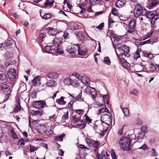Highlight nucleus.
I'll use <instances>...</instances> for the list:
<instances>
[{"label": "nucleus", "mask_w": 159, "mask_h": 159, "mask_svg": "<svg viewBox=\"0 0 159 159\" xmlns=\"http://www.w3.org/2000/svg\"><path fill=\"white\" fill-rule=\"evenodd\" d=\"M114 47L115 48V52L118 58L120 57L125 56V54L129 52V48L125 44H120L117 45L116 47L114 46Z\"/></svg>", "instance_id": "obj_1"}, {"label": "nucleus", "mask_w": 159, "mask_h": 159, "mask_svg": "<svg viewBox=\"0 0 159 159\" xmlns=\"http://www.w3.org/2000/svg\"><path fill=\"white\" fill-rule=\"evenodd\" d=\"M62 39L61 38L56 37L53 41V45L56 48L58 47L61 43Z\"/></svg>", "instance_id": "obj_20"}, {"label": "nucleus", "mask_w": 159, "mask_h": 159, "mask_svg": "<svg viewBox=\"0 0 159 159\" xmlns=\"http://www.w3.org/2000/svg\"><path fill=\"white\" fill-rule=\"evenodd\" d=\"M51 2H50L49 0H46L44 4L45 6L47 7L49 5L52 6L53 5L54 1V0H51Z\"/></svg>", "instance_id": "obj_35"}, {"label": "nucleus", "mask_w": 159, "mask_h": 159, "mask_svg": "<svg viewBox=\"0 0 159 159\" xmlns=\"http://www.w3.org/2000/svg\"><path fill=\"white\" fill-rule=\"evenodd\" d=\"M85 92L86 93H90L93 99H94L95 98L97 95V93L96 90L90 86L87 87L85 89Z\"/></svg>", "instance_id": "obj_10"}, {"label": "nucleus", "mask_w": 159, "mask_h": 159, "mask_svg": "<svg viewBox=\"0 0 159 159\" xmlns=\"http://www.w3.org/2000/svg\"><path fill=\"white\" fill-rule=\"evenodd\" d=\"M78 48V47L74 45V46H68L67 48L66 51L70 54L75 53L77 52Z\"/></svg>", "instance_id": "obj_14"}, {"label": "nucleus", "mask_w": 159, "mask_h": 159, "mask_svg": "<svg viewBox=\"0 0 159 159\" xmlns=\"http://www.w3.org/2000/svg\"><path fill=\"white\" fill-rule=\"evenodd\" d=\"M80 148L84 150L85 151H86L87 150H89V148L87 147H85L84 145L83 144H80L79 146Z\"/></svg>", "instance_id": "obj_56"}, {"label": "nucleus", "mask_w": 159, "mask_h": 159, "mask_svg": "<svg viewBox=\"0 0 159 159\" xmlns=\"http://www.w3.org/2000/svg\"><path fill=\"white\" fill-rule=\"evenodd\" d=\"M80 80L81 82L85 85L86 86L89 85V83L90 80L85 75L81 76Z\"/></svg>", "instance_id": "obj_21"}, {"label": "nucleus", "mask_w": 159, "mask_h": 159, "mask_svg": "<svg viewBox=\"0 0 159 159\" xmlns=\"http://www.w3.org/2000/svg\"><path fill=\"white\" fill-rule=\"evenodd\" d=\"M68 112L67 111L62 116V118L64 120H66L68 118Z\"/></svg>", "instance_id": "obj_61"}, {"label": "nucleus", "mask_w": 159, "mask_h": 159, "mask_svg": "<svg viewBox=\"0 0 159 159\" xmlns=\"http://www.w3.org/2000/svg\"><path fill=\"white\" fill-rule=\"evenodd\" d=\"M65 136V134H62L61 135L57 136L55 138V140L57 141H60L63 140V139Z\"/></svg>", "instance_id": "obj_34"}, {"label": "nucleus", "mask_w": 159, "mask_h": 159, "mask_svg": "<svg viewBox=\"0 0 159 159\" xmlns=\"http://www.w3.org/2000/svg\"><path fill=\"white\" fill-rule=\"evenodd\" d=\"M58 75L55 72H51L48 75L47 77L51 79H55L57 78Z\"/></svg>", "instance_id": "obj_25"}, {"label": "nucleus", "mask_w": 159, "mask_h": 159, "mask_svg": "<svg viewBox=\"0 0 159 159\" xmlns=\"http://www.w3.org/2000/svg\"><path fill=\"white\" fill-rule=\"evenodd\" d=\"M141 52H142V56L145 57H149V56L151 55L150 52H148L146 51H142L141 50Z\"/></svg>", "instance_id": "obj_39"}, {"label": "nucleus", "mask_w": 159, "mask_h": 159, "mask_svg": "<svg viewBox=\"0 0 159 159\" xmlns=\"http://www.w3.org/2000/svg\"><path fill=\"white\" fill-rule=\"evenodd\" d=\"M80 121L82 123L80 124L77 125V126L80 129H84L86 125V122L84 120H80Z\"/></svg>", "instance_id": "obj_30"}, {"label": "nucleus", "mask_w": 159, "mask_h": 159, "mask_svg": "<svg viewBox=\"0 0 159 159\" xmlns=\"http://www.w3.org/2000/svg\"><path fill=\"white\" fill-rule=\"evenodd\" d=\"M58 92V91H57L54 94L52 97L51 98H49L45 100L47 102H48L49 101H50V102L49 103V106H53V103L54 102V98L56 96L57 93Z\"/></svg>", "instance_id": "obj_22"}, {"label": "nucleus", "mask_w": 159, "mask_h": 159, "mask_svg": "<svg viewBox=\"0 0 159 159\" xmlns=\"http://www.w3.org/2000/svg\"><path fill=\"white\" fill-rule=\"evenodd\" d=\"M13 41L12 39H7L3 43L4 47L9 48L13 45Z\"/></svg>", "instance_id": "obj_18"}, {"label": "nucleus", "mask_w": 159, "mask_h": 159, "mask_svg": "<svg viewBox=\"0 0 159 159\" xmlns=\"http://www.w3.org/2000/svg\"><path fill=\"white\" fill-rule=\"evenodd\" d=\"M7 75L10 81H14L16 78V75H12L10 73H8Z\"/></svg>", "instance_id": "obj_42"}, {"label": "nucleus", "mask_w": 159, "mask_h": 159, "mask_svg": "<svg viewBox=\"0 0 159 159\" xmlns=\"http://www.w3.org/2000/svg\"><path fill=\"white\" fill-rule=\"evenodd\" d=\"M45 30L47 31L48 33L51 35H55L59 33L60 32H61V31L60 32L57 30V28H53L52 27H49L46 28Z\"/></svg>", "instance_id": "obj_11"}, {"label": "nucleus", "mask_w": 159, "mask_h": 159, "mask_svg": "<svg viewBox=\"0 0 159 159\" xmlns=\"http://www.w3.org/2000/svg\"><path fill=\"white\" fill-rule=\"evenodd\" d=\"M1 90L3 93L7 92L9 91L10 87L4 83H2L0 85Z\"/></svg>", "instance_id": "obj_16"}, {"label": "nucleus", "mask_w": 159, "mask_h": 159, "mask_svg": "<svg viewBox=\"0 0 159 159\" xmlns=\"http://www.w3.org/2000/svg\"><path fill=\"white\" fill-rule=\"evenodd\" d=\"M109 110L107 108H102L100 109L98 111V114H100L101 113H103L104 112H107L109 113Z\"/></svg>", "instance_id": "obj_41"}, {"label": "nucleus", "mask_w": 159, "mask_h": 159, "mask_svg": "<svg viewBox=\"0 0 159 159\" xmlns=\"http://www.w3.org/2000/svg\"><path fill=\"white\" fill-rule=\"evenodd\" d=\"M31 113L33 116H41L42 114V111L39 110L37 111L32 110Z\"/></svg>", "instance_id": "obj_27"}, {"label": "nucleus", "mask_w": 159, "mask_h": 159, "mask_svg": "<svg viewBox=\"0 0 159 159\" xmlns=\"http://www.w3.org/2000/svg\"><path fill=\"white\" fill-rule=\"evenodd\" d=\"M146 9L140 4L138 3L135 5L134 10V16L137 18L140 16H144L146 13Z\"/></svg>", "instance_id": "obj_4"}, {"label": "nucleus", "mask_w": 159, "mask_h": 159, "mask_svg": "<svg viewBox=\"0 0 159 159\" xmlns=\"http://www.w3.org/2000/svg\"><path fill=\"white\" fill-rule=\"evenodd\" d=\"M136 23V20L135 19H132L129 21L127 25V33L134 34L135 33V30L134 29V28L135 26Z\"/></svg>", "instance_id": "obj_5"}, {"label": "nucleus", "mask_w": 159, "mask_h": 159, "mask_svg": "<svg viewBox=\"0 0 159 159\" xmlns=\"http://www.w3.org/2000/svg\"><path fill=\"white\" fill-rule=\"evenodd\" d=\"M102 0H89L91 4L93 6L96 5H101L102 4Z\"/></svg>", "instance_id": "obj_23"}, {"label": "nucleus", "mask_w": 159, "mask_h": 159, "mask_svg": "<svg viewBox=\"0 0 159 159\" xmlns=\"http://www.w3.org/2000/svg\"><path fill=\"white\" fill-rule=\"evenodd\" d=\"M17 104L14 110V112L15 113L17 112L20 110L21 109V107L20 105V99H18L17 100Z\"/></svg>", "instance_id": "obj_24"}, {"label": "nucleus", "mask_w": 159, "mask_h": 159, "mask_svg": "<svg viewBox=\"0 0 159 159\" xmlns=\"http://www.w3.org/2000/svg\"><path fill=\"white\" fill-rule=\"evenodd\" d=\"M142 132L144 133H146L147 131V128L146 126H143L141 128Z\"/></svg>", "instance_id": "obj_60"}, {"label": "nucleus", "mask_w": 159, "mask_h": 159, "mask_svg": "<svg viewBox=\"0 0 159 159\" xmlns=\"http://www.w3.org/2000/svg\"><path fill=\"white\" fill-rule=\"evenodd\" d=\"M123 112L125 115H128L129 114L128 109L126 107L122 109Z\"/></svg>", "instance_id": "obj_59"}, {"label": "nucleus", "mask_w": 159, "mask_h": 159, "mask_svg": "<svg viewBox=\"0 0 159 159\" xmlns=\"http://www.w3.org/2000/svg\"><path fill=\"white\" fill-rule=\"evenodd\" d=\"M146 13L144 16L147 18L151 19V23L154 25L155 21L159 18V8H157L155 10L148 11L146 10Z\"/></svg>", "instance_id": "obj_2"}, {"label": "nucleus", "mask_w": 159, "mask_h": 159, "mask_svg": "<svg viewBox=\"0 0 159 159\" xmlns=\"http://www.w3.org/2000/svg\"><path fill=\"white\" fill-rule=\"evenodd\" d=\"M138 91L136 89H133L130 92V93L134 95H137L138 94Z\"/></svg>", "instance_id": "obj_64"}, {"label": "nucleus", "mask_w": 159, "mask_h": 159, "mask_svg": "<svg viewBox=\"0 0 159 159\" xmlns=\"http://www.w3.org/2000/svg\"><path fill=\"white\" fill-rule=\"evenodd\" d=\"M151 42V40L150 39H149L143 42H141L140 43V46H141L143 45L144 44H149Z\"/></svg>", "instance_id": "obj_52"}, {"label": "nucleus", "mask_w": 159, "mask_h": 159, "mask_svg": "<svg viewBox=\"0 0 159 159\" xmlns=\"http://www.w3.org/2000/svg\"><path fill=\"white\" fill-rule=\"evenodd\" d=\"M74 98V99L80 102H83L84 101V98H82V91L81 90L79 94L76 97Z\"/></svg>", "instance_id": "obj_31"}, {"label": "nucleus", "mask_w": 159, "mask_h": 159, "mask_svg": "<svg viewBox=\"0 0 159 159\" xmlns=\"http://www.w3.org/2000/svg\"><path fill=\"white\" fill-rule=\"evenodd\" d=\"M28 141L26 139H21L19 140L18 142V145L20 146L24 145L25 143L27 142Z\"/></svg>", "instance_id": "obj_33"}, {"label": "nucleus", "mask_w": 159, "mask_h": 159, "mask_svg": "<svg viewBox=\"0 0 159 159\" xmlns=\"http://www.w3.org/2000/svg\"><path fill=\"white\" fill-rule=\"evenodd\" d=\"M71 79L70 78H66L64 80V84L67 85H69L70 84Z\"/></svg>", "instance_id": "obj_43"}, {"label": "nucleus", "mask_w": 159, "mask_h": 159, "mask_svg": "<svg viewBox=\"0 0 159 159\" xmlns=\"http://www.w3.org/2000/svg\"><path fill=\"white\" fill-rule=\"evenodd\" d=\"M75 34L78 40L79 41H83L86 40V35L87 34L85 32L84 30L82 31L80 30L79 31H76Z\"/></svg>", "instance_id": "obj_7"}, {"label": "nucleus", "mask_w": 159, "mask_h": 159, "mask_svg": "<svg viewBox=\"0 0 159 159\" xmlns=\"http://www.w3.org/2000/svg\"><path fill=\"white\" fill-rule=\"evenodd\" d=\"M7 76L6 75L4 74H0V80L3 81H4L6 80Z\"/></svg>", "instance_id": "obj_46"}, {"label": "nucleus", "mask_w": 159, "mask_h": 159, "mask_svg": "<svg viewBox=\"0 0 159 159\" xmlns=\"http://www.w3.org/2000/svg\"><path fill=\"white\" fill-rule=\"evenodd\" d=\"M146 69H150V70L153 71L155 70L158 67V65H155L153 63H150L149 62H147L146 64Z\"/></svg>", "instance_id": "obj_17"}, {"label": "nucleus", "mask_w": 159, "mask_h": 159, "mask_svg": "<svg viewBox=\"0 0 159 159\" xmlns=\"http://www.w3.org/2000/svg\"><path fill=\"white\" fill-rule=\"evenodd\" d=\"M16 70L13 68H12L9 69V71L8 73H10L12 75H16Z\"/></svg>", "instance_id": "obj_54"}, {"label": "nucleus", "mask_w": 159, "mask_h": 159, "mask_svg": "<svg viewBox=\"0 0 159 159\" xmlns=\"http://www.w3.org/2000/svg\"><path fill=\"white\" fill-rule=\"evenodd\" d=\"M126 2V0H117L116 2L115 6L116 7L120 8L123 7Z\"/></svg>", "instance_id": "obj_19"}, {"label": "nucleus", "mask_w": 159, "mask_h": 159, "mask_svg": "<svg viewBox=\"0 0 159 159\" xmlns=\"http://www.w3.org/2000/svg\"><path fill=\"white\" fill-rule=\"evenodd\" d=\"M112 14L115 16H118L119 15L117 11L116 8L112 9Z\"/></svg>", "instance_id": "obj_50"}, {"label": "nucleus", "mask_w": 159, "mask_h": 159, "mask_svg": "<svg viewBox=\"0 0 159 159\" xmlns=\"http://www.w3.org/2000/svg\"><path fill=\"white\" fill-rule=\"evenodd\" d=\"M84 119L82 120H84V121H85L86 123H87L89 124L92 122V119L90 118L86 114H85L83 116Z\"/></svg>", "instance_id": "obj_29"}, {"label": "nucleus", "mask_w": 159, "mask_h": 159, "mask_svg": "<svg viewBox=\"0 0 159 159\" xmlns=\"http://www.w3.org/2000/svg\"><path fill=\"white\" fill-rule=\"evenodd\" d=\"M141 51V48H138L136 51L134 53V58L135 59L140 57V52Z\"/></svg>", "instance_id": "obj_28"}, {"label": "nucleus", "mask_w": 159, "mask_h": 159, "mask_svg": "<svg viewBox=\"0 0 159 159\" xmlns=\"http://www.w3.org/2000/svg\"><path fill=\"white\" fill-rule=\"evenodd\" d=\"M150 3L148 6V8L151 9L158 5L159 0H150Z\"/></svg>", "instance_id": "obj_15"}, {"label": "nucleus", "mask_w": 159, "mask_h": 159, "mask_svg": "<svg viewBox=\"0 0 159 159\" xmlns=\"http://www.w3.org/2000/svg\"><path fill=\"white\" fill-rule=\"evenodd\" d=\"M30 147L31 152H34V151L37 150L38 149L37 148L31 145H30Z\"/></svg>", "instance_id": "obj_51"}, {"label": "nucleus", "mask_w": 159, "mask_h": 159, "mask_svg": "<svg viewBox=\"0 0 159 159\" xmlns=\"http://www.w3.org/2000/svg\"><path fill=\"white\" fill-rule=\"evenodd\" d=\"M32 105L34 107L38 109H41L48 106L47 105L46 101L44 100L34 101Z\"/></svg>", "instance_id": "obj_6"}, {"label": "nucleus", "mask_w": 159, "mask_h": 159, "mask_svg": "<svg viewBox=\"0 0 159 159\" xmlns=\"http://www.w3.org/2000/svg\"><path fill=\"white\" fill-rule=\"evenodd\" d=\"M104 23H101L100 25L96 27V28L99 30H101L103 27H104Z\"/></svg>", "instance_id": "obj_63"}, {"label": "nucleus", "mask_w": 159, "mask_h": 159, "mask_svg": "<svg viewBox=\"0 0 159 159\" xmlns=\"http://www.w3.org/2000/svg\"><path fill=\"white\" fill-rule=\"evenodd\" d=\"M63 37H64V39H67L69 38V34L67 31H65L64 32Z\"/></svg>", "instance_id": "obj_55"}, {"label": "nucleus", "mask_w": 159, "mask_h": 159, "mask_svg": "<svg viewBox=\"0 0 159 159\" xmlns=\"http://www.w3.org/2000/svg\"><path fill=\"white\" fill-rule=\"evenodd\" d=\"M45 20H48L52 18V15L50 13H45L42 17Z\"/></svg>", "instance_id": "obj_38"}, {"label": "nucleus", "mask_w": 159, "mask_h": 159, "mask_svg": "<svg viewBox=\"0 0 159 159\" xmlns=\"http://www.w3.org/2000/svg\"><path fill=\"white\" fill-rule=\"evenodd\" d=\"M81 116H78L77 115H75L72 117V119L75 122L77 123L78 121H80V120Z\"/></svg>", "instance_id": "obj_40"}, {"label": "nucleus", "mask_w": 159, "mask_h": 159, "mask_svg": "<svg viewBox=\"0 0 159 159\" xmlns=\"http://www.w3.org/2000/svg\"><path fill=\"white\" fill-rule=\"evenodd\" d=\"M46 129L47 128L45 125H41L37 129L38 132L40 134H43L45 133L47 134H50V133H49L48 131H47Z\"/></svg>", "instance_id": "obj_13"}, {"label": "nucleus", "mask_w": 159, "mask_h": 159, "mask_svg": "<svg viewBox=\"0 0 159 159\" xmlns=\"http://www.w3.org/2000/svg\"><path fill=\"white\" fill-rule=\"evenodd\" d=\"M51 47L50 46H47L45 47V49L46 51L48 52L51 50Z\"/></svg>", "instance_id": "obj_62"}, {"label": "nucleus", "mask_w": 159, "mask_h": 159, "mask_svg": "<svg viewBox=\"0 0 159 159\" xmlns=\"http://www.w3.org/2000/svg\"><path fill=\"white\" fill-rule=\"evenodd\" d=\"M101 120L102 122L105 123L108 125L111 124L112 122V120L110 116L107 114H103L101 115Z\"/></svg>", "instance_id": "obj_8"}, {"label": "nucleus", "mask_w": 159, "mask_h": 159, "mask_svg": "<svg viewBox=\"0 0 159 159\" xmlns=\"http://www.w3.org/2000/svg\"><path fill=\"white\" fill-rule=\"evenodd\" d=\"M55 51L57 53H59L60 54H62L63 53V51H62V49L60 48L56 49Z\"/></svg>", "instance_id": "obj_57"}, {"label": "nucleus", "mask_w": 159, "mask_h": 159, "mask_svg": "<svg viewBox=\"0 0 159 159\" xmlns=\"http://www.w3.org/2000/svg\"><path fill=\"white\" fill-rule=\"evenodd\" d=\"M103 62L107 65H110L111 64V61L109 58L108 57H105Z\"/></svg>", "instance_id": "obj_47"}, {"label": "nucleus", "mask_w": 159, "mask_h": 159, "mask_svg": "<svg viewBox=\"0 0 159 159\" xmlns=\"http://www.w3.org/2000/svg\"><path fill=\"white\" fill-rule=\"evenodd\" d=\"M70 85L74 86V87H77L79 85V84L77 80H71V79Z\"/></svg>", "instance_id": "obj_36"}, {"label": "nucleus", "mask_w": 159, "mask_h": 159, "mask_svg": "<svg viewBox=\"0 0 159 159\" xmlns=\"http://www.w3.org/2000/svg\"><path fill=\"white\" fill-rule=\"evenodd\" d=\"M99 145L98 142V141H95L93 143L91 144L92 147L93 148V150L95 152H97L98 151V146Z\"/></svg>", "instance_id": "obj_32"}, {"label": "nucleus", "mask_w": 159, "mask_h": 159, "mask_svg": "<svg viewBox=\"0 0 159 159\" xmlns=\"http://www.w3.org/2000/svg\"><path fill=\"white\" fill-rule=\"evenodd\" d=\"M102 97L104 101L105 102L106 100L107 105H108L109 104V96L107 94L103 95Z\"/></svg>", "instance_id": "obj_45"}, {"label": "nucleus", "mask_w": 159, "mask_h": 159, "mask_svg": "<svg viewBox=\"0 0 159 159\" xmlns=\"http://www.w3.org/2000/svg\"><path fill=\"white\" fill-rule=\"evenodd\" d=\"M74 45L78 47L77 50H78V54L79 55L83 56L86 54L87 49L85 45L78 44H74Z\"/></svg>", "instance_id": "obj_9"}, {"label": "nucleus", "mask_w": 159, "mask_h": 159, "mask_svg": "<svg viewBox=\"0 0 159 159\" xmlns=\"http://www.w3.org/2000/svg\"><path fill=\"white\" fill-rule=\"evenodd\" d=\"M111 155L112 159H117L116 156L114 151L112 150L111 151Z\"/></svg>", "instance_id": "obj_53"}, {"label": "nucleus", "mask_w": 159, "mask_h": 159, "mask_svg": "<svg viewBox=\"0 0 159 159\" xmlns=\"http://www.w3.org/2000/svg\"><path fill=\"white\" fill-rule=\"evenodd\" d=\"M75 112L77 114V115L81 116L83 114L84 111L82 109H78L75 110Z\"/></svg>", "instance_id": "obj_44"}, {"label": "nucleus", "mask_w": 159, "mask_h": 159, "mask_svg": "<svg viewBox=\"0 0 159 159\" xmlns=\"http://www.w3.org/2000/svg\"><path fill=\"white\" fill-rule=\"evenodd\" d=\"M55 83V81L53 80H51L47 83V85L49 87L54 86Z\"/></svg>", "instance_id": "obj_37"}, {"label": "nucleus", "mask_w": 159, "mask_h": 159, "mask_svg": "<svg viewBox=\"0 0 159 159\" xmlns=\"http://www.w3.org/2000/svg\"><path fill=\"white\" fill-rule=\"evenodd\" d=\"M46 33H41L39 35V38L40 40L46 37Z\"/></svg>", "instance_id": "obj_58"}, {"label": "nucleus", "mask_w": 159, "mask_h": 159, "mask_svg": "<svg viewBox=\"0 0 159 159\" xmlns=\"http://www.w3.org/2000/svg\"><path fill=\"white\" fill-rule=\"evenodd\" d=\"M32 82L33 85L36 86L39 83V80L37 78H35L32 80Z\"/></svg>", "instance_id": "obj_48"}, {"label": "nucleus", "mask_w": 159, "mask_h": 159, "mask_svg": "<svg viewBox=\"0 0 159 159\" xmlns=\"http://www.w3.org/2000/svg\"><path fill=\"white\" fill-rule=\"evenodd\" d=\"M10 132L11 134L12 137L14 139H18V137H17L16 134L13 129H12V130H11Z\"/></svg>", "instance_id": "obj_49"}, {"label": "nucleus", "mask_w": 159, "mask_h": 159, "mask_svg": "<svg viewBox=\"0 0 159 159\" xmlns=\"http://www.w3.org/2000/svg\"><path fill=\"white\" fill-rule=\"evenodd\" d=\"M131 140L130 138L127 137H122L120 140L119 144L123 150L128 151L130 149V143Z\"/></svg>", "instance_id": "obj_3"}, {"label": "nucleus", "mask_w": 159, "mask_h": 159, "mask_svg": "<svg viewBox=\"0 0 159 159\" xmlns=\"http://www.w3.org/2000/svg\"><path fill=\"white\" fill-rule=\"evenodd\" d=\"M65 97L62 96L59 99H57L56 102L60 105H64L66 103V102L64 101Z\"/></svg>", "instance_id": "obj_26"}, {"label": "nucleus", "mask_w": 159, "mask_h": 159, "mask_svg": "<svg viewBox=\"0 0 159 159\" xmlns=\"http://www.w3.org/2000/svg\"><path fill=\"white\" fill-rule=\"evenodd\" d=\"M146 67V64L145 65L142 63L135 66L136 71L138 72L143 71L147 70Z\"/></svg>", "instance_id": "obj_12"}]
</instances>
